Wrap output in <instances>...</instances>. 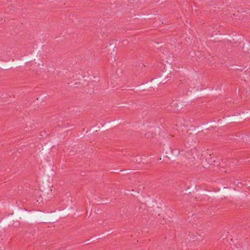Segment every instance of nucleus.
<instances>
[{
	"instance_id": "nucleus-26",
	"label": "nucleus",
	"mask_w": 250,
	"mask_h": 250,
	"mask_svg": "<svg viewBox=\"0 0 250 250\" xmlns=\"http://www.w3.org/2000/svg\"><path fill=\"white\" fill-rule=\"evenodd\" d=\"M155 16H156V15L154 14H148L146 15V17L149 18L151 19H154L156 18H155Z\"/></svg>"
},
{
	"instance_id": "nucleus-33",
	"label": "nucleus",
	"mask_w": 250,
	"mask_h": 250,
	"mask_svg": "<svg viewBox=\"0 0 250 250\" xmlns=\"http://www.w3.org/2000/svg\"><path fill=\"white\" fill-rule=\"evenodd\" d=\"M130 170L131 169H127L122 170H120V171H122V172H125V171H128V170Z\"/></svg>"
},
{
	"instance_id": "nucleus-11",
	"label": "nucleus",
	"mask_w": 250,
	"mask_h": 250,
	"mask_svg": "<svg viewBox=\"0 0 250 250\" xmlns=\"http://www.w3.org/2000/svg\"><path fill=\"white\" fill-rule=\"evenodd\" d=\"M241 11V21H247L250 20V10H243L242 9H240Z\"/></svg>"
},
{
	"instance_id": "nucleus-2",
	"label": "nucleus",
	"mask_w": 250,
	"mask_h": 250,
	"mask_svg": "<svg viewBox=\"0 0 250 250\" xmlns=\"http://www.w3.org/2000/svg\"><path fill=\"white\" fill-rule=\"evenodd\" d=\"M158 49L160 51L159 55L162 58V61L164 62L166 60V62L168 63L167 67L166 65L163 64L161 66V72L158 73L159 75L146 83L136 85L133 89L135 92L140 93L145 91H150L154 86H156L159 84H164L167 82L168 78H171L173 70L171 63L174 61V54L170 53L167 48L165 47L161 46L158 48Z\"/></svg>"
},
{
	"instance_id": "nucleus-5",
	"label": "nucleus",
	"mask_w": 250,
	"mask_h": 250,
	"mask_svg": "<svg viewBox=\"0 0 250 250\" xmlns=\"http://www.w3.org/2000/svg\"><path fill=\"white\" fill-rule=\"evenodd\" d=\"M180 150L177 148H173L169 144H164L162 146V157L165 158L174 159L180 154Z\"/></svg>"
},
{
	"instance_id": "nucleus-14",
	"label": "nucleus",
	"mask_w": 250,
	"mask_h": 250,
	"mask_svg": "<svg viewBox=\"0 0 250 250\" xmlns=\"http://www.w3.org/2000/svg\"><path fill=\"white\" fill-rule=\"evenodd\" d=\"M242 51L246 53H249L250 51V42L248 41L244 42L242 46H241Z\"/></svg>"
},
{
	"instance_id": "nucleus-25",
	"label": "nucleus",
	"mask_w": 250,
	"mask_h": 250,
	"mask_svg": "<svg viewBox=\"0 0 250 250\" xmlns=\"http://www.w3.org/2000/svg\"><path fill=\"white\" fill-rule=\"evenodd\" d=\"M97 125H96L95 126H94L91 128L92 132H97V129H98L100 128V126L97 127Z\"/></svg>"
},
{
	"instance_id": "nucleus-7",
	"label": "nucleus",
	"mask_w": 250,
	"mask_h": 250,
	"mask_svg": "<svg viewBox=\"0 0 250 250\" xmlns=\"http://www.w3.org/2000/svg\"><path fill=\"white\" fill-rule=\"evenodd\" d=\"M241 36L237 32H231L228 34L227 38V43H230L232 44H238L239 45L242 43Z\"/></svg>"
},
{
	"instance_id": "nucleus-22",
	"label": "nucleus",
	"mask_w": 250,
	"mask_h": 250,
	"mask_svg": "<svg viewBox=\"0 0 250 250\" xmlns=\"http://www.w3.org/2000/svg\"><path fill=\"white\" fill-rule=\"evenodd\" d=\"M113 45H112V43H110L109 45L106 46V48L107 49V54L110 53L111 54H112V53L111 52V49H112Z\"/></svg>"
},
{
	"instance_id": "nucleus-13",
	"label": "nucleus",
	"mask_w": 250,
	"mask_h": 250,
	"mask_svg": "<svg viewBox=\"0 0 250 250\" xmlns=\"http://www.w3.org/2000/svg\"><path fill=\"white\" fill-rule=\"evenodd\" d=\"M52 187H53V186H52L51 187H48V188L44 191L42 190V195L43 196L44 198H47V200H49V199L52 198V190L51 188Z\"/></svg>"
},
{
	"instance_id": "nucleus-8",
	"label": "nucleus",
	"mask_w": 250,
	"mask_h": 250,
	"mask_svg": "<svg viewBox=\"0 0 250 250\" xmlns=\"http://www.w3.org/2000/svg\"><path fill=\"white\" fill-rule=\"evenodd\" d=\"M228 36V33L222 34L220 32H215L214 34H212L211 37L212 41L215 42H226L227 43V38Z\"/></svg>"
},
{
	"instance_id": "nucleus-21",
	"label": "nucleus",
	"mask_w": 250,
	"mask_h": 250,
	"mask_svg": "<svg viewBox=\"0 0 250 250\" xmlns=\"http://www.w3.org/2000/svg\"><path fill=\"white\" fill-rule=\"evenodd\" d=\"M210 161H208V163L210 165H213L214 166H219V162L218 161H216L215 160L212 161V158H210Z\"/></svg>"
},
{
	"instance_id": "nucleus-29",
	"label": "nucleus",
	"mask_w": 250,
	"mask_h": 250,
	"mask_svg": "<svg viewBox=\"0 0 250 250\" xmlns=\"http://www.w3.org/2000/svg\"><path fill=\"white\" fill-rule=\"evenodd\" d=\"M94 79H96V80L94 81V82H98L99 81V77H94Z\"/></svg>"
},
{
	"instance_id": "nucleus-16",
	"label": "nucleus",
	"mask_w": 250,
	"mask_h": 250,
	"mask_svg": "<svg viewBox=\"0 0 250 250\" xmlns=\"http://www.w3.org/2000/svg\"><path fill=\"white\" fill-rule=\"evenodd\" d=\"M120 119L117 120H114L112 121H108L107 125H104V124H101L102 125V130H104L106 128L109 127L111 125H115L117 124L118 123H119Z\"/></svg>"
},
{
	"instance_id": "nucleus-3",
	"label": "nucleus",
	"mask_w": 250,
	"mask_h": 250,
	"mask_svg": "<svg viewBox=\"0 0 250 250\" xmlns=\"http://www.w3.org/2000/svg\"><path fill=\"white\" fill-rule=\"evenodd\" d=\"M91 79V77L89 76H88L87 79H79L77 74H76L68 79L67 83L70 86L83 88L85 92L91 94L94 93V87L95 86V84L93 83Z\"/></svg>"
},
{
	"instance_id": "nucleus-31",
	"label": "nucleus",
	"mask_w": 250,
	"mask_h": 250,
	"mask_svg": "<svg viewBox=\"0 0 250 250\" xmlns=\"http://www.w3.org/2000/svg\"><path fill=\"white\" fill-rule=\"evenodd\" d=\"M91 241L90 239H87V240H86L85 242H86V245H87V244H90V241Z\"/></svg>"
},
{
	"instance_id": "nucleus-37",
	"label": "nucleus",
	"mask_w": 250,
	"mask_h": 250,
	"mask_svg": "<svg viewBox=\"0 0 250 250\" xmlns=\"http://www.w3.org/2000/svg\"><path fill=\"white\" fill-rule=\"evenodd\" d=\"M239 183H237V184L238 185ZM241 185H242V184H241V183H239Z\"/></svg>"
},
{
	"instance_id": "nucleus-12",
	"label": "nucleus",
	"mask_w": 250,
	"mask_h": 250,
	"mask_svg": "<svg viewBox=\"0 0 250 250\" xmlns=\"http://www.w3.org/2000/svg\"><path fill=\"white\" fill-rule=\"evenodd\" d=\"M43 65V62L41 58V54H40L38 56V58L37 60L35 62V63H34V66H32V67H29L30 69H37L38 67H41Z\"/></svg>"
},
{
	"instance_id": "nucleus-24",
	"label": "nucleus",
	"mask_w": 250,
	"mask_h": 250,
	"mask_svg": "<svg viewBox=\"0 0 250 250\" xmlns=\"http://www.w3.org/2000/svg\"><path fill=\"white\" fill-rule=\"evenodd\" d=\"M202 131H203V130L202 129V128H200L199 126H196V127H194V132L199 133V132H201Z\"/></svg>"
},
{
	"instance_id": "nucleus-27",
	"label": "nucleus",
	"mask_w": 250,
	"mask_h": 250,
	"mask_svg": "<svg viewBox=\"0 0 250 250\" xmlns=\"http://www.w3.org/2000/svg\"><path fill=\"white\" fill-rule=\"evenodd\" d=\"M246 141L247 143H249L250 145V135H247L246 138Z\"/></svg>"
},
{
	"instance_id": "nucleus-30",
	"label": "nucleus",
	"mask_w": 250,
	"mask_h": 250,
	"mask_svg": "<svg viewBox=\"0 0 250 250\" xmlns=\"http://www.w3.org/2000/svg\"><path fill=\"white\" fill-rule=\"evenodd\" d=\"M102 37H104L105 36H107V33L106 32H103L102 35H101Z\"/></svg>"
},
{
	"instance_id": "nucleus-1",
	"label": "nucleus",
	"mask_w": 250,
	"mask_h": 250,
	"mask_svg": "<svg viewBox=\"0 0 250 250\" xmlns=\"http://www.w3.org/2000/svg\"><path fill=\"white\" fill-rule=\"evenodd\" d=\"M70 209L55 210L53 211H43L39 210L36 212L31 213L30 210H27L25 208H20L19 210H16L15 213L8 214V217L5 220L6 224L14 225L15 220L22 219L29 223L38 222L39 223H54L59 218H65L67 216Z\"/></svg>"
},
{
	"instance_id": "nucleus-10",
	"label": "nucleus",
	"mask_w": 250,
	"mask_h": 250,
	"mask_svg": "<svg viewBox=\"0 0 250 250\" xmlns=\"http://www.w3.org/2000/svg\"><path fill=\"white\" fill-rule=\"evenodd\" d=\"M38 56L37 54H35L31 57H26L24 59V62L26 63L27 66L32 67L34 66V63L37 60Z\"/></svg>"
},
{
	"instance_id": "nucleus-34",
	"label": "nucleus",
	"mask_w": 250,
	"mask_h": 250,
	"mask_svg": "<svg viewBox=\"0 0 250 250\" xmlns=\"http://www.w3.org/2000/svg\"><path fill=\"white\" fill-rule=\"evenodd\" d=\"M149 133H150L149 132H147V133H146L145 134V135L146 136V137H147V136H149Z\"/></svg>"
},
{
	"instance_id": "nucleus-17",
	"label": "nucleus",
	"mask_w": 250,
	"mask_h": 250,
	"mask_svg": "<svg viewBox=\"0 0 250 250\" xmlns=\"http://www.w3.org/2000/svg\"><path fill=\"white\" fill-rule=\"evenodd\" d=\"M241 11L240 10L235 11L234 13H233V14L230 16V17L232 20H241V18H242V17H241Z\"/></svg>"
},
{
	"instance_id": "nucleus-15",
	"label": "nucleus",
	"mask_w": 250,
	"mask_h": 250,
	"mask_svg": "<svg viewBox=\"0 0 250 250\" xmlns=\"http://www.w3.org/2000/svg\"><path fill=\"white\" fill-rule=\"evenodd\" d=\"M216 122V121L215 120H210L207 122L206 125H205V127H208L209 126H211L210 127H208L206 129V130H214L216 127H217V125H215V123Z\"/></svg>"
},
{
	"instance_id": "nucleus-35",
	"label": "nucleus",
	"mask_w": 250,
	"mask_h": 250,
	"mask_svg": "<svg viewBox=\"0 0 250 250\" xmlns=\"http://www.w3.org/2000/svg\"><path fill=\"white\" fill-rule=\"evenodd\" d=\"M237 69H238V70H240L242 71V70H243L244 69L241 68H237Z\"/></svg>"
},
{
	"instance_id": "nucleus-6",
	"label": "nucleus",
	"mask_w": 250,
	"mask_h": 250,
	"mask_svg": "<svg viewBox=\"0 0 250 250\" xmlns=\"http://www.w3.org/2000/svg\"><path fill=\"white\" fill-rule=\"evenodd\" d=\"M177 83L178 90L183 95H188L189 93L191 94V91L189 90V83L188 80L182 78Z\"/></svg>"
},
{
	"instance_id": "nucleus-36",
	"label": "nucleus",
	"mask_w": 250,
	"mask_h": 250,
	"mask_svg": "<svg viewBox=\"0 0 250 250\" xmlns=\"http://www.w3.org/2000/svg\"><path fill=\"white\" fill-rule=\"evenodd\" d=\"M173 42H175L174 41V40H175V41H176V39H175V38H173Z\"/></svg>"
},
{
	"instance_id": "nucleus-32",
	"label": "nucleus",
	"mask_w": 250,
	"mask_h": 250,
	"mask_svg": "<svg viewBox=\"0 0 250 250\" xmlns=\"http://www.w3.org/2000/svg\"><path fill=\"white\" fill-rule=\"evenodd\" d=\"M112 51L113 52H115V49L117 50V48L116 47H113V48H112Z\"/></svg>"
},
{
	"instance_id": "nucleus-19",
	"label": "nucleus",
	"mask_w": 250,
	"mask_h": 250,
	"mask_svg": "<svg viewBox=\"0 0 250 250\" xmlns=\"http://www.w3.org/2000/svg\"><path fill=\"white\" fill-rule=\"evenodd\" d=\"M178 101H173L171 104V106L176 107L177 109H179L182 107V105L180 103H178Z\"/></svg>"
},
{
	"instance_id": "nucleus-18",
	"label": "nucleus",
	"mask_w": 250,
	"mask_h": 250,
	"mask_svg": "<svg viewBox=\"0 0 250 250\" xmlns=\"http://www.w3.org/2000/svg\"><path fill=\"white\" fill-rule=\"evenodd\" d=\"M238 136L236 135H234V134H230L227 137V140L229 142V143H232L233 142V141H236V140H237V137Z\"/></svg>"
},
{
	"instance_id": "nucleus-28",
	"label": "nucleus",
	"mask_w": 250,
	"mask_h": 250,
	"mask_svg": "<svg viewBox=\"0 0 250 250\" xmlns=\"http://www.w3.org/2000/svg\"><path fill=\"white\" fill-rule=\"evenodd\" d=\"M189 55L191 57H194V56H196L195 52V51H190L189 52Z\"/></svg>"
},
{
	"instance_id": "nucleus-4",
	"label": "nucleus",
	"mask_w": 250,
	"mask_h": 250,
	"mask_svg": "<svg viewBox=\"0 0 250 250\" xmlns=\"http://www.w3.org/2000/svg\"><path fill=\"white\" fill-rule=\"evenodd\" d=\"M248 115L245 111L240 113H235L228 116H224L222 118L217 120V126L219 127L225 126L227 124H230L242 121Z\"/></svg>"
},
{
	"instance_id": "nucleus-23",
	"label": "nucleus",
	"mask_w": 250,
	"mask_h": 250,
	"mask_svg": "<svg viewBox=\"0 0 250 250\" xmlns=\"http://www.w3.org/2000/svg\"><path fill=\"white\" fill-rule=\"evenodd\" d=\"M213 89H211L210 87H207L205 89H201V93L202 94H206L207 93H209L210 92V90H212Z\"/></svg>"
},
{
	"instance_id": "nucleus-20",
	"label": "nucleus",
	"mask_w": 250,
	"mask_h": 250,
	"mask_svg": "<svg viewBox=\"0 0 250 250\" xmlns=\"http://www.w3.org/2000/svg\"><path fill=\"white\" fill-rule=\"evenodd\" d=\"M26 128L28 129V127H29L31 130L34 129L35 128V124L34 123H31L30 122H27L26 124Z\"/></svg>"
},
{
	"instance_id": "nucleus-38",
	"label": "nucleus",
	"mask_w": 250,
	"mask_h": 250,
	"mask_svg": "<svg viewBox=\"0 0 250 250\" xmlns=\"http://www.w3.org/2000/svg\"><path fill=\"white\" fill-rule=\"evenodd\" d=\"M211 127V126H208V127H207V128H208V127Z\"/></svg>"
},
{
	"instance_id": "nucleus-9",
	"label": "nucleus",
	"mask_w": 250,
	"mask_h": 250,
	"mask_svg": "<svg viewBox=\"0 0 250 250\" xmlns=\"http://www.w3.org/2000/svg\"><path fill=\"white\" fill-rule=\"evenodd\" d=\"M147 69V66L144 65V63H140L138 65H136L135 69L136 75L142 76L145 74Z\"/></svg>"
}]
</instances>
